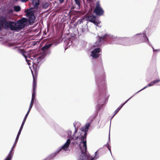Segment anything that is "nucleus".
Instances as JSON below:
<instances>
[{
	"instance_id": "obj_12",
	"label": "nucleus",
	"mask_w": 160,
	"mask_h": 160,
	"mask_svg": "<svg viewBox=\"0 0 160 160\" xmlns=\"http://www.w3.org/2000/svg\"><path fill=\"white\" fill-rule=\"evenodd\" d=\"M33 92L32 93V99L35 100V94L36 92L35 91V89L37 86V82L35 80V78L33 75Z\"/></svg>"
},
{
	"instance_id": "obj_29",
	"label": "nucleus",
	"mask_w": 160,
	"mask_h": 160,
	"mask_svg": "<svg viewBox=\"0 0 160 160\" xmlns=\"http://www.w3.org/2000/svg\"><path fill=\"white\" fill-rule=\"evenodd\" d=\"M155 84L157 83L158 82H160V79H157L154 81ZM158 85H160V83Z\"/></svg>"
},
{
	"instance_id": "obj_30",
	"label": "nucleus",
	"mask_w": 160,
	"mask_h": 160,
	"mask_svg": "<svg viewBox=\"0 0 160 160\" xmlns=\"http://www.w3.org/2000/svg\"><path fill=\"white\" fill-rule=\"evenodd\" d=\"M18 138H18L16 137V138L14 144H16L17 143V142H18Z\"/></svg>"
},
{
	"instance_id": "obj_25",
	"label": "nucleus",
	"mask_w": 160,
	"mask_h": 160,
	"mask_svg": "<svg viewBox=\"0 0 160 160\" xmlns=\"http://www.w3.org/2000/svg\"><path fill=\"white\" fill-rule=\"evenodd\" d=\"M12 155H8V156L4 160H11Z\"/></svg>"
},
{
	"instance_id": "obj_27",
	"label": "nucleus",
	"mask_w": 160,
	"mask_h": 160,
	"mask_svg": "<svg viewBox=\"0 0 160 160\" xmlns=\"http://www.w3.org/2000/svg\"><path fill=\"white\" fill-rule=\"evenodd\" d=\"M133 96H132L130 98H129L128 99L126 102H124L121 105V107H122Z\"/></svg>"
},
{
	"instance_id": "obj_39",
	"label": "nucleus",
	"mask_w": 160,
	"mask_h": 160,
	"mask_svg": "<svg viewBox=\"0 0 160 160\" xmlns=\"http://www.w3.org/2000/svg\"><path fill=\"white\" fill-rule=\"evenodd\" d=\"M12 11H13L12 10H11V12H12Z\"/></svg>"
},
{
	"instance_id": "obj_2",
	"label": "nucleus",
	"mask_w": 160,
	"mask_h": 160,
	"mask_svg": "<svg viewBox=\"0 0 160 160\" xmlns=\"http://www.w3.org/2000/svg\"><path fill=\"white\" fill-rule=\"evenodd\" d=\"M27 22V18H22L16 22L14 21H7L5 17H0V31L2 28L5 29H10L11 30L19 31L25 26Z\"/></svg>"
},
{
	"instance_id": "obj_8",
	"label": "nucleus",
	"mask_w": 160,
	"mask_h": 160,
	"mask_svg": "<svg viewBox=\"0 0 160 160\" xmlns=\"http://www.w3.org/2000/svg\"><path fill=\"white\" fill-rule=\"evenodd\" d=\"M29 9H26L25 12H27L26 16L29 18V21L30 23H33L35 20V17L34 15V12L32 11L28 12Z\"/></svg>"
},
{
	"instance_id": "obj_35",
	"label": "nucleus",
	"mask_w": 160,
	"mask_h": 160,
	"mask_svg": "<svg viewBox=\"0 0 160 160\" xmlns=\"http://www.w3.org/2000/svg\"><path fill=\"white\" fill-rule=\"evenodd\" d=\"M19 136H20L19 135H18V134L16 137L19 138Z\"/></svg>"
},
{
	"instance_id": "obj_24",
	"label": "nucleus",
	"mask_w": 160,
	"mask_h": 160,
	"mask_svg": "<svg viewBox=\"0 0 160 160\" xmlns=\"http://www.w3.org/2000/svg\"><path fill=\"white\" fill-rule=\"evenodd\" d=\"M87 21L86 18H82V19L80 20L79 21V24H81L84 21Z\"/></svg>"
},
{
	"instance_id": "obj_17",
	"label": "nucleus",
	"mask_w": 160,
	"mask_h": 160,
	"mask_svg": "<svg viewBox=\"0 0 160 160\" xmlns=\"http://www.w3.org/2000/svg\"><path fill=\"white\" fill-rule=\"evenodd\" d=\"M90 125V124L88 123L86 124L84 129H83L82 130V133H87V132L88 131L89 129V127Z\"/></svg>"
},
{
	"instance_id": "obj_31",
	"label": "nucleus",
	"mask_w": 160,
	"mask_h": 160,
	"mask_svg": "<svg viewBox=\"0 0 160 160\" xmlns=\"http://www.w3.org/2000/svg\"><path fill=\"white\" fill-rule=\"evenodd\" d=\"M152 48L153 49V51H160V49H154V48H153V47H152Z\"/></svg>"
},
{
	"instance_id": "obj_26",
	"label": "nucleus",
	"mask_w": 160,
	"mask_h": 160,
	"mask_svg": "<svg viewBox=\"0 0 160 160\" xmlns=\"http://www.w3.org/2000/svg\"><path fill=\"white\" fill-rule=\"evenodd\" d=\"M15 144H14V145H13V146H12L8 155H12V153H11V152L13 151V149L15 147Z\"/></svg>"
},
{
	"instance_id": "obj_22",
	"label": "nucleus",
	"mask_w": 160,
	"mask_h": 160,
	"mask_svg": "<svg viewBox=\"0 0 160 160\" xmlns=\"http://www.w3.org/2000/svg\"><path fill=\"white\" fill-rule=\"evenodd\" d=\"M122 107H121V106H120L119 107H118L114 112V114L113 115V117H112V119L113 117L114 116L117 114V113L119 111V110L121 109V108H122Z\"/></svg>"
},
{
	"instance_id": "obj_33",
	"label": "nucleus",
	"mask_w": 160,
	"mask_h": 160,
	"mask_svg": "<svg viewBox=\"0 0 160 160\" xmlns=\"http://www.w3.org/2000/svg\"><path fill=\"white\" fill-rule=\"evenodd\" d=\"M107 147L108 148V149L110 151V152L111 153V151L110 149V148H109V147H108V145L107 146Z\"/></svg>"
},
{
	"instance_id": "obj_15",
	"label": "nucleus",
	"mask_w": 160,
	"mask_h": 160,
	"mask_svg": "<svg viewBox=\"0 0 160 160\" xmlns=\"http://www.w3.org/2000/svg\"><path fill=\"white\" fill-rule=\"evenodd\" d=\"M98 151H96L95 153V156L93 157H91L89 154H87V160H96L99 158V156L98 155H97Z\"/></svg>"
},
{
	"instance_id": "obj_1",
	"label": "nucleus",
	"mask_w": 160,
	"mask_h": 160,
	"mask_svg": "<svg viewBox=\"0 0 160 160\" xmlns=\"http://www.w3.org/2000/svg\"><path fill=\"white\" fill-rule=\"evenodd\" d=\"M52 45V43L46 45L43 47L42 48L41 52L42 55V56L38 57L37 58L32 59L30 58L29 57H26L25 55L26 52H24L23 50H19L18 52L21 53V54L24 57L30 68L32 66L33 68H37L39 67L41 64L43 62V60L44 57L50 54V52L49 48Z\"/></svg>"
},
{
	"instance_id": "obj_16",
	"label": "nucleus",
	"mask_w": 160,
	"mask_h": 160,
	"mask_svg": "<svg viewBox=\"0 0 160 160\" xmlns=\"http://www.w3.org/2000/svg\"><path fill=\"white\" fill-rule=\"evenodd\" d=\"M32 3L34 8L37 9L39 4V0H32Z\"/></svg>"
},
{
	"instance_id": "obj_3",
	"label": "nucleus",
	"mask_w": 160,
	"mask_h": 160,
	"mask_svg": "<svg viewBox=\"0 0 160 160\" xmlns=\"http://www.w3.org/2000/svg\"><path fill=\"white\" fill-rule=\"evenodd\" d=\"M98 40L96 42L92 47L93 49L99 46L103 41H105L110 39L113 41L114 42L111 43H120L122 42L127 40L128 38H118L115 36H113L111 34H105L102 37H98Z\"/></svg>"
},
{
	"instance_id": "obj_34",
	"label": "nucleus",
	"mask_w": 160,
	"mask_h": 160,
	"mask_svg": "<svg viewBox=\"0 0 160 160\" xmlns=\"http://www.w3.org/2000/svg\"><path fill=\"white\" fill-rule=\"evenodd\" d=\"M63 1L64 0H60V2L61 3L62 2H63Z\"/></svg>"
},
{
	"instance_id": "obj_6",
	"label": "nucleus",
	"mask_w": 160,
	"mask_h": 160,
	"mask_svg": "<svg viewBox=\"0 0 160 160\" xmlns=\"http://www.w3.org/2000/svg\"><path fill=\"white\" fill-rule=\"evenodd\" d=\"M134 37L139 40V43L146 42L147 41L148 42V39L145 32L142 33L137 34L134 36Z\"/></svg>"
},
{
	"instance_id": "obj_13",
	"label": "nucleus",
	"mask_w": 160,
	"mask_h": 160,
	"mask_svg": "<svg viewBox=\"0 0 160 160\" xmlns=\"http://www.w3.org/2000/svg\"><path fill=\"white\" fill-rule=\"evenodd\" d=\"M82 154L79 156L78 160H87V153H86L87 150L84 152L82 150H81Z\"/></svg>"
},
{
	"instance_id": "obj_36",
	"label": "nucleus",
	"mask_w": 160,
	"mask_h": 160,
	"mask_svg": "<svg viewBox=\"0 0 160 160\" xmlns=\"http://www.w3.org/2000/svg\"><path fill=\"white\" fill-rule=\"evenodd\" d=\"M110 135H109V139L110 140Z\"/></svg>"
},
{
	"instance_id": "obj_11",
	"label": "nucleus",
	"mask_w": 160,
	"mask_h": 160,
	"mask_svg": "<svg viewBox=\"0 0 160 160\" xmlns=\"http://www.w3.org/2000/svg\"><path fill=\"white\" fill-rule=\"evenodd\" d=\"M71 134L72 132L69 130L67 131H62L59 133V135L61 137L65 138L70 137Z\"/></svg>"
},
{
	"instance_id": "obj_32",
	"label": "nucleus",
	"mask_w": 160,
	"mask_h": 160,
	"mask_svg": "<svg viewBox=\"0 0 160 160\" xmlns=\"http://www.w3.org/2000/svg\"><path fill=\"white\" fill-rule=\"evenodd\" d=\"M22 130H21V129H19V131H18V135H20V134H21V132Z\"/></svg>"
},
{
	"instance_id": "obj_7",
	"label": "nucleus",
	"mask_w": 160,
	"mask_h": 160,
	"mask_svg": "<svg viewBox=\"0 0 160 160\" xmlns=\"http://www.w3.org/2000/svg\"><path fill=\"white\" fill-rule=\"evenodd\" d=\"M93 12L97 15L101 16L103 14L104 11L101 7L99 1L97 2Z\"/></svg>"
},
{
	"instance_id": "obj_18",
	"label": "nucleus",
	"mask_w": 160,
	"mask_h": 160,
	"mask_svg": "<svg viewBox=\"0 0 160 160\" xmlns=\"http://www.w3.org/2000/svg\"><path fill=\"white\" fill-rule=\"evenodd\" d=\"M154 84H155V82H154V81H153L151 82L149 84H148L145 87H144L142 89L140 90H139V91L138 92L136 93V94L137 93H138V92L141 91L145 89V88H148V87H150V86H153Z\"/></svg>"
},
{
	"instance_id": "obj_23",
	"label": "nucleus",
	"mask_w": 160,
	"mask_h": 160,
	"mask_svg": "<svg viewBox=\"0 0 160 160\" xmlns=\"http://www.w3.org/2000/svg\"><path fill=\"white\" fill-rule=\"evenodd\" d=\"M30 110H28V111L26 114V115H25V117L24 118V119L23 120V121L25 122L26 120L27 119V117H28V114H29V112H30Z\"/></svg>"
},
{
	"instance_id": "obj_38",
	"label": "nucleus",
	"mask_w": 160,
	"mask_h": 160,
	"mask_svg": "<svg viewBox=\"0 0 160 160\" xmlns=\"http://www.w3.org/2000/svg\"><path fill=\"white\" fill-rule=\"evenodd\" d=\"M63 135H66L65 134H63Z\"/></svg>"
},
{
	"instance_id": "obj_4",
	"label": "nucleus",
	"mask_w": 160,
	"mask_h": 160,
	"mask_svg": "<svg viewBox=\"0 0 160 160\" xmlns=\"http://www.w3.org/2000/svg\"><path fill=\"white\" fill-rule=\"evenodd\" d=\"M77 140L75 143L79 144V148L81 150L85 152L87 149L86 145V133H82V132H79L77 135V132L75 131V133L73 134L72 139Z\"/></svg>"
},
{
	"instance_id": "obj_28",
	"label": "nucleus",
	"mask_w": 160,
	"mask_h": 160,
	"mask_svg": "<svg viewBox=\"0 0 160 160\" xmlns=\"http://www.w3.org/2000/svg\"><path fill=\"white\" fill-rule=\"evenodd\" d=\"M25 123V122H24L23 121H22V124H21V127H20L19 129H21V130H22V129L23 128V126H24V125Z\"/></svg>"
},
{
	"instance_id": "obj_10",
	"label": "nucleus",
	"mask_w": 160,
	"mask_h": 160,
	"mask_svg": "<svg viewBox=\"0 0 160 160\" xmlns=\"http://www.w3.org/2000/svg\"><path fill=\"white\" fill-rule=\"evenodd\" d=\"M86 18L87 21L93 22L97 26H98V25L101 22L99 20L96 19V17L93 15H90L87 17Z\"/></svg>"
},
{
	"instance_id": "obj_5",
	"label": "nucleus",
	"mask_w": 160,
	"mask_h": 160,
	"mask_svg": "<svg viewBox=\"0 0 160 160\" xmlns=\"http://www.w3.org/2000/svg\"><path fill=\"white\" fill-rule=\"evenodd\" d=\"M70 140L71 139L70 138L68 139L66 142L63 145L58 148L55 152L51 154L48 156L46 159L49 160H51L52 158L55 157L57 154L62 150L65 151H68L69 146L71 142Z\"/></svg>"
},
{
	"instance_id": "obj_20",
	"label": "nucleus",
	"mask_w": 160,
	"mask_h": 160,
	"mask_svg": "<svg viewBox=\"0 0 160 160\" xmlns=\"http://www.w3.org/2000/svg\"><path fill=\"white\" fill-rule=\"evenodd\" d=\"M14 11L18 12L21 9V7L19 6H16L13 7Z\"/></svg>"
},
{
	"instance_id": "obj_21",
	"label": "nucleus",
	"mask_w": 160,
	"mask_h": 160,
	"mask_svg": "<svg viewBox=\"0 0 160 160\" xmlns=\"http://www.w3.org/2000/svg\"><path fill=\"white\" fill-rule=\"evenodd\" d=\"M34 101V100L31 99V103L30 104V107H29V108L28 109L29 110H31V109L32 108L33 105Z\"/></svg>"
},
{
	"instance_id": "obj_19",
	"label": "nucleus",
	"mask_w": 160,
	"mask_h": 160,
	"mask_svg": "<svg viewBox=\"0 0 160 160\" xmlns=\"http://www.w3.org/2000/svg\"><path fill=\"white\" fill-rule=\"evenodd\" d=\"M76 4L77 5L76 8L79 9L80 8V0H74Z\"/></svg>"
},
{
	"instance_id": "obj_9",
	"label": "nucleus",
	"mask_w": 160,
	"mask_h": 160,
	"mask_svg": "<svg viewBox=\"0 0 160 160\" xmlns=\"http://www.w3.org/2000/svg\"><path fill=\"white\" fill-rule=\"evenodd\" d=\"M93 50L91 52V56L93 58H97L99 57L101 54V49L100 48H98L93 49Z\"/></svg>"
},
{
	"instance_id": "obj_37",
	"label": "nucleus",
	"mask_w": 160,
	"mask_h": 160,
	"mask_svg": "<svg viewBox=\"0 0 160 160\" xmlns=\"http://www.w3.org/2000/svg\"><path fill=\"white\" fill-rule=\"evenodd\" d=\"M18 47H16L15 48H18Z\"/></svg>"
},
{
	"instance_id": "obj_14",
	"label": "nucleus",
	"mask_w": 160,
	"mask_h": 160,
	"mask_svg": "<svg viewBox=\"0 0 160 160\" xmlns=\"http://www.w3.org/2000/svg\"><path fill=\"white\" fill-rule=\"evenodd\" d=\"M100 78H102V79L100 81V82H99V80H98V78H96V82L97 84L99 85V84L100 83V84H105L106 82L105 81V78H104V74L103 73L102 76L100 77Z\"/></svg>"
},
{
	"instance_id": "obj_40",
	"label": "nucleus",
	"mask_w": 160,
	"mask_h": 160,
	"mask_svg": "<svg viewBox=\"0 0 160 160\" xmlns=\"http://www.w3.org/2000/svg\"><path fill=\"white\" fill-rule=\"evenodd\" d=\"M51 1H52V0H50Z\"/></svg>"
}]
</instances>
